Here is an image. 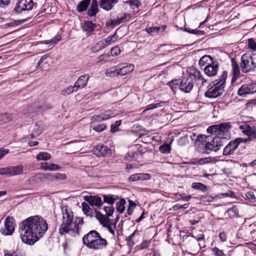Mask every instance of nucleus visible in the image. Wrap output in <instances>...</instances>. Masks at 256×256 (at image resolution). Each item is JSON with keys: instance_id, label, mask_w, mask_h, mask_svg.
Listing matches in <instances>:
<instances>
[{"instance_id": "ea45409f", "label": "nucleus", "mask_w": 256, "mask_h": 256, "mask_svg": "<svg viewBox=\"0 0 256 256\" xmlns=\"http://www.w3.org/2000/svg\"><path fill=\"white\" fill-rule=\"evenodd\" d=\"M12 117L10 114L8 113L0 114V122H8L11 120Z\"/></svg>"}, {"instance_id": "c03bdc74", "label": "nucleus", "mask_w": 256, "mask_h": 256, "mask_svg": "<svg viewBox=\"0 0 256 256\" xmlns=\"http://www.w3.org/2000/svg\"><path fill=\"white\" fill-rule=\"evenodd\" d=\"M160 150L163 154H168L170 151V146L169 144H164L160 146Z\"/></svg>"}, {"instance_id": "864d4df0", "label": "nucleus", "mask_w": 256, "mask_h": 256, "mask_svg": "<svg viewBox=\"0 0 256 256\" xmlns=\"http://www.w3.org/2000/svg\"><path fill=\"white\" fill-rule=\"evenodd\" d=\"M111 55L113 56H117L120 53V50L118 46H114L111 49Z\"/></svg>"}, {"instance_id": "f704fd0d", "label": "nucleus", "mask_w": 256, "mask_h": 256, "mask_svg": "<svg viewBox=\"0 0 256 256\" xmlns=\"http://www.w3.org/2000/svg\"><path fill=\"white\" fill-rule=\"evenodd\" d=\"M226 213L230 218H236L238 216V210L234 206L228 208L225 214Z\"/></svg>"}, {"instance_id": "e433bc0d", "label": "nucleus", "mask_w": 256, "mask_h": 256, "mask_svg": "<svg viewBox=\"0 0 256 256\" xmlns=\"http://www.w3.org/2000/svg\"><path fill=\"white\" fill-rule=\"evenodd\" d=\"M43 131V129L38 124H36L34 126V130L30 134V138L38 136Z\"/></svg>"}, {"instance_id": "13d9d810", "label": "nucleus", "mask_w": 256, "mask_h": 256, "mask_svg": "<svg viewBox=\"0 0 256 256\" xmlns=\"http://www.w3.org/2000/svg\"><path fill=\"white\" fill-rule=\"evenodd\" d=\"M185 30L189 33L195 34H204V31L198 30H190L186 28Z\"/></svg>"}, {"instance_id": "412c9836", "label": "nucleus", "mask_w": 256, "mask_h": 256, "mask_svg": "<svg viewBox=\"0 0 256 256\" xmlns=\"http://www.w3.org/2000/svg\"><path fill=\"white\" fill-rule=\"evenodd\" d=\"M107 244L108 243L106 240L104 238H101L98 240H96L94 244L92 246H91V248L90 249L94 250H101L106 248Z\"/></svg>"}, {"instance_id": "4468645a", "label": "nucleus", "mask_w": 256, "mask_h": 256, "mask_svg": "<svg viewBox=\"0 0 256 256\" xmlns=\"http://www.w3.org/2000/svg\"><path fill=\"white\" fill-rule=\"evenodd\" d=\"M216 125V129L218 130V135L220 136L224 137L228 132L232 126L230 123L224 122Z\"/></svg>"}, {"instance_id": "de8ad7c7", "label": "nucleus", "mask_w": 256, "mask_h": 256, "mask_svg": "<svg viewBox=\"0 0 256 256\" xmlns=\"http://www.w3.org/2000/svg\"><path fill=\"white\" fill-rule=\"evenodd\" d=\"M248 46L250 49H251L252 50H256V42L254 39L249 38L248 40Z\"/></svg>"}, {"instance_id": "4d7b16f0", "label": "nucleus", "mask_w": 256, "mask_h": 256, "mask_svg": "<svg viewBox=\"0 0 256 256\" xmlns=\"http://www.w3.org/2000/svg\"><path fill=\"white\" fill-rule=\"evenodd\" d=\"M66 179V176L64 174L60 173L54 174V181L58 180H64Z\"/></svg>"}, {"instance_id": "4be33fe9", "label": "nucleus", "mask_w": 256, "mask_h": 256, "mask_svg": "<svg viewBox=\"0 0 256 256\" xmlns=\"http://www.w3.org/2000/svg\"><path fill=\"white\" fill-rule=\"evenodd\" d=\"M142 155V152L140 150H136V152L129 151L125 156V158L126 160H136L139 158L141 157Z\"/></svg>"}, {"instance_id": "aec40b11", "label": "nucleus", "mask_w": 256, "mask_h": 256, "mask_svg": "<svg viewBox=\"0 0 256 256\" xmlns=\"http://www.w3.org/2000/svg\"><path fill=\"white\" fill-rule=\"evenodd\" d=\"M118 74L120 76H124L131 72L134 69V66L132 64H130L125 66L122 65H119L118 66Z\"/></svg>"}, {"instance_id": "cd10ccee", "label": "nucleus", "mask_w": 256, "mask_h": 256, "mask_svg": "<svg viewBox=\"0 0 256 256\" xmlns=\"http://www.w3.org/2000/svg\"><path fill=\"white\" fill-rule=\"evenodd\" d=\"M10 176H13L21 174L23 172V166L18 165L16 166H10Z\"/></svg>"}, {"instance_id": "9b49d317", "label": "nucleus", "mask_w": 256, "mask_h": 256, "mask_svg": "<svg viewBox=\"0 0 256 256\" xmlns=\"http://www.w3.org/2000/svg\"><path fill=\"white\" fill-rule=\"evenodd\" d=\"M242 138H238L234 141L230 142L224 148L223 154L224 156L233 154L235 150L238 148L240 143L242 142Z\"/></svg>"}, {"instance_id": "49530a36", "label": "nucleus", "mask_w": 256, "mask_h": 256, "mask_svg": "<svg viewBox=\"0 0 256 256\" xmlns=\"http://www.w3.org/2000/svg\"><path fill=\"white\" fill-rule=\"evenodd\" d=\"M61 40V36L58 35L57 36L54 38L50 40H46L44 42V44H49V45H53L56 44L59 40Z\"/></svg>"}, {"instance_id": "f03ea898", "label": "nucleus", "mask_w": 256, "mask_h": 256, "mask_svg": "<svg viewBox=\"0 0 256 256\" xmlns=\"http://www.w3.org/2000/svg\"><path fill=\"white\" fill-rule=\"evenodd\" d=\"M61 210L62 217V222L59 229L60 234H63L64 233H68L70 230L76 231L78 233L79 230L78 224H83V219L78 218V220H76L74 223V227H72V224L74 220L72 212L66 206H62Z\"/></svg>"}, {"instance_id": "774afa93", "label": "nucleus", "mask_w": 256, "mask_h": 256, "mask_svg": "<svg viewBox=\"0 0 256 256\" xmlns=\"http://www.w3.org/2000/svg\"><path fill=\"white\" fill-rule=\"evenodd\" d=\"M245 196L247 199L250 200H254L256 199V197L254 196V194L252 192H249L245 194Z\"/></svg>"}, {"instance_id": "6e6552de", "label": "nucleus", "mask_w": 256, "mask_h": 256, "mask_svg": "<svg viewBox=\"0 0 256 256\" xmlns=\"http://www.w3.org/2000/svg\"><path fill=\"white\" fill-rule=\"evenodd\" d=\"M102 238L100 234L96 230H91L83 237L82 240L84 244L90 248L96 240Z\"/></svg>"}, {"instance_id": "ddd939ff", "label": "nucleus", "mask_w": 256, "mask_h": 256, "mask_svg": "<svg viewBox=\"0 0 256 256\" xmlns=\"http://www.w3.org/2000/svg\"><path fill=\"white\" fill-rule=\"evenodd\" d=\"M204 74L209 77L216 76L218 70V64L216 61H214L206 66L204 69Z\"/></svg>"}, {"instance_id": "0e129e2a", "label": "nucleus", "mask_w": 256, "mask_h": 256, "mask_svg": "<svg viewBox=\"0 0 256 256\" xmlns=\"http://www.w3.org/2000/svg\"><path fill=\"white\" fill-rule=\"evenodd\" d=\"M150 240H144L140 246V250L148 248L150 244Z\"/></svg>"}, {"instance_id": "9d476101", "label": "nucleus", "mask_w": 256, "mask_h": 256, "mask_svg": "<svg viewBox=\"0 0 256 256\" xmlns=\"http://www.w3.org/2000/svg\"><path fill=\"white\" fill-rule=\"evenodd\" d=\"M14 219L8 216L5 220L4 227L0 230L2 234L5 236L12 235L14 230Z\"/></svg>"}, {"instance_id": "338daca9", "label": "nucleus", "mask_w": 256, "mask_h": 256, "mask_svg": "<svg viewBox=\"0 0 256 256\" xmlns=\"http://www.w3.org/2000/svg\"><path fill=\"white\" fill-rule=\"evenodd\" d=\"M216 125H213L209 126L207 129V131L208 132H214L218 134V130L216 129Z\"/></svg>"}, {"instance_id": "4c0bfd02", "label": "nucleus", "mask_w": 256, "mask_h": 256, "mask_svg": "<svg viewBox=\"0 0 256 256\" xmlns=\"http://www.w3.org/2000/svg\"><path fill=\"white\" fill-rule=\"evenodd\" d=\"M82 210L84 213L87 216H92V210L90 208L88 204L86 202H84L82 203Z\"/></svg>"}, {"instance_id": "8fccbe9b", "label": "nucleus", "mask_w": 256, "mask_h": 256, "mask_svg": "<svg viewBox=\"0 0 256 256\" xmlns=\"http://www.w3.org/2000/svg\"><path fill=\"white\" fill-rule=\"evenodd\" d=\"M104 210L106 214L108 216H112V214L114 213V208L111 206H104Z\"/></svg>"}, {"instance_id": "a18cd8bd", "label": "nucleus", "mask_w": 256, "mask_h": 256, "mask_svg": "<svg viewBox=\"0 0 256 256\" xmlns=\"http://www.w3.org/2000/svg\"><path fill=\"white\" fill-rule=\"evenodd\" d=\"M75 88H76V87H75L74 85V86H69L62 92V94L64 96H66L70 94L74 90H74Z\"/></svg>"}, {"instance_id": "a19ab883", "label": "nucleus", "mask_w": 256, "mask_h": 256, "mask_svg": "<svg viewBox=\"0 0 256 256\" xmlns=\"http://www.w3.org/2000/svg\"><path fill=\"white\" fill-rule=\"evenodd\" d=\"M118 38L116 32H114L112 35L109 36L106 40H104L107 46H109L111 43L114 42Z\"/></svg>"}, {"instance_id": "f3484780", "label": "nucleus", "mask_w": 256, "mask_h": 256, "mask_svg": "<svg viewBox=\"0 0 256 256\" xmlns=\"http://www.w3.org/2000/svg\"><path fill=\"white\" fill-rule=\"evenodd\" d=\"M94 152L98 156H106L109 155L110 150L106 146L102 144H98L96 146V149L94 150Z\"/></svg>"}, {"instance_id": "5701e85b", "label": "nucleus", "mask_w": 256, "mask_h": 256, "mask_svg": "<svg viewBox=\"0 0 256 256\" xmlns=\"http://www.w3.org/2000/svg\"><path fill=\"white\" fill-rule=\"evenodd\" d=\"M98 12V3L96 0H92L90 8H88L87 14L90 16H94Z\"/></svg>"}, {"instance_id": "69168bd1", "label": "nucleus", "mask_w": 256, "mask_h": 256, "mask_svg": "<svg viewBox=\"0 0 256 256\" xmlns=\"http://www.w3.org/2000/svg\"><path fill=\"white\" fill-rule=\"evenodd\" d=\"M10 150L8 149H6L4 148H0V160L8 154Z\"/></svg>"}, {"instance_id": "a878e982", "label": "nucleus", "mask_w": 256, "mask_h": 256, "mask_svg": "<svg viewBox=\"0 0 256 256\" xmlns=\"http://www.w3.org/2000/svg\"><path fill=\"white\" fill-rule=\"evenodd\" d=\"M127 16L128 14L124 13L122 16L120 18L118 17L116 19L111 20L108 23L106 24V26H114L116 25H118L124 20L127 18Z\"/></svg>"}, {"instance_id": "5fc2aeb1", "label": "nucleus", "mask_w": 256, "mask_h": 256, "mask_svg": "<svg viewBox=\"0 0 256 256\" xmlns=\"http://www.w3.org/2000/svg\"><path fill=\"white\" fill-rule=\"evenodd\" d=\"M28 18H25L22 20H19L18 21L14 20L12 22H9L8 24V26H12L16 25H18L20 24H22L23 22H24Z\"/></svg>"}, {"instance_id": "6ab92c4d", "label": "nucleus", "mask_w": 256, "mask_h": 256, "mask_svg": "<svg viewBox=\"0 0 256 256\" xmlns=\"http://www.w3.org/2000/svg\"><path fill=\"white\" fill-rule=\"evenodd\" d=\"M89 78L86 74L81 76L74 83L75 87H76V90L78 88H83L85 87L88 83Z\"/></svg>"}, {"instance_id": "79ce46f5", "label": "nucleus", "mask_w": 256, "mask_h": 256, "mask_svg": "<svg viewBox=\"0 0 256 256\" xmlns=\"http://www.w3.org/2000/svg\"><path fill=\"white\" fill-rule=\"evenodd\" d=\"M121 124V120H117L114 124H112L110 126V132L112 133L118 132L119 130V126Z\"/></svg>"}, {"instance_id": "a211bd4d", "label": "nucleus", "mask_w": 256, "mask_h": 256, "mask_svg": "<svg viewBox=\"0 0 256 256\" xmlns=\"http://www.w3.org/2000/svg\"><path fill=\"white\" fill-rule=\"evenodd\" d=\"M189 75L192 78V81L194 82V80L198 83L200 82L202 86L207 82V80L204 78L202 74L199 71L196 70L193 74H189Z\"/></svg>"}, {"instance_id": "bb28decb", "label": "nucleus", "mask_w": 256, "mask_h": 256, "mask_svg": "<svg viewBox=\"0 0 256 256\" xmlns=\"http://www.w3.org/2000/svg\"><path fill=\"white\" fill-rule=\"evenodd\" d=\"M213 58L210 56L205 55L202 56L199 60V65L200 67L204 66L206 64H210L212 62H213Z\"/></svg>"}, {"instance_id": "3c124183", "label": "nucleus", "mask_w": 256, "mask_h": 256, "mask_svg": "<svg viewBox=\"0 0 256 256\" xmlns=\"http://www.w3.org/2000/svg\"><path fill=\"white\" fill-rule=\"evenodd\" d=\"M136 233V231H134L132 234H131L128 236V244L130 248H132L134 244V242L133 240V238H134Z\"/></svg>"}, {"instance_id": "c9c22d12", "label": "nucleus", "mask_w": 256, "mask_h": 256, "mask_svg": "<svg viewBox=\"0 0 256 256\" xmlns=\"http://www.w3.org/2000/svg\"><path fill=\"white\" fill-rule=\"evenodd\" d=\"M50 154L47 152H40L36 156L38 160H50Z\"/></svg>"}, {"instance_id": "c756f323", "label": "nucleus", "mask_w": 256, "mask_h": 256, "mask_svg": "<svg viewBox=\"0 0 256 256\" xmlns=\"http://www.w3.org/2000/svg\"><path fill=\"white\" fill-rule=\"evenodd\" d=\"M90 0H82L76 6L78 11L82 12L86 10L90 5Z\"/></svg>"}, {"instance_id": "423d86ee", "label": "nucleus", "mask_w": 256, "mask_h": 256, "mask_svg": "<svg viewBox=\"0 0 256 256\" xmlns=\"http://www.w3.org/2000/svg\"><path fill=\"white\" fill-rule=\"evenodd\" d=\"M256 54H253L252 56L248 54H244L241 57L240 67L244 73L253 70L256 67Z\"/></svg>"}, {"instance_id": "473e14b6", "label": "nucleus", "mask_w": 256, "mask_h": 256, "mask_svg": "<svg viewBox=\"0 0 256 256\" xmlns=\"http://www.w3.org/2000/svg\"><path fill=\"white\" fill-rule=\"evenodd\" d=\"M126 201L124 198H122L120 200L116 202V208L117 211L122 214L125 210V204Z\"/></svg>"}, {"instance_id": "393cba45", "label": "nucleus", "mask_w": 256, "mask_h": 256, "mask_svg": "<svg viewBox=\"0 0 256 256\" xmlns=\"http://www.w3.org/2000/svg\"><path fill=\"white\" fill-rule=\"evenodd\" d=\"M232 74L233 78L232 80V82H234L238 78L239 76L240 72V68L238 64L235 62L234 60L232 61Z\"/></svg>"}, {"instance_id": "20e7f679", "label": "nucleus", "mask_w": 256, "mask_h": 256, "mask_svg": "<svg viewBox=\"0 0 256 256\" xmlns=\"http://www.w3.org/2000/svg\"><path fill=\"white\" fill-rule=\"evenodd\" d=\"M205 140L202 143L204 145V152L208 154L212 152L218 151L223 146L226 141V137H222L220 136H215L212 138L210 136L204 137Z\"/></svg>"}, {"instance_id": "e2e57ef3", "label": "nucleus", "mask_w": 256, "mask_h": 256, "mask_svg": "<svg viewBox=\"0 0 256 256\" xmlns=\"http://www.w3.org/2000/svg\"><path fill=\"white\" fill-rule=\"evenodd\" d=\"M10 166L8 168H0V175H9L10 176Z\"/></svg>"}, {"instance_id": "09e8293b", "label": "nucleus", "mask_w": 256, "mask_h": 256, "mask_svg": "<svg viewBox=\"0 0 256 256\" xmlns=\"http://www.w3.org/2000/svg\"><path fill=\"white\" fill-rule=\"evenodd\" d=\"M212 250L214 256H224V254L223 251L220 250L217 247H214L212 249Z\"/></svg>"}, {"instance_id": "b1692460", "label": "nucleus", "mask_w": 256, "mask_h": 256, "mask_svg": "<svg viewBox=\"0 0 256 256\" xmlns=\"http://www.w3.org/2000/svg\"><path fill=\"white\" fill-rule=\"evenodd\" d=\"M96 26V24L92 21L88 20L86 21L84 24L83 30L88 34H90L94 30Z\"/></svg>"}, {"instance_id": "603ef678", "label": "nucleus", "mask_w": 256, "mask_h": 256, "mask_svg": "<svg viewBox=\"0 0 256 256\" xmlns=\"http://www.w3.org/2000/svg\"><path fill=\"white\" fill-rule=\"evenodd\" d=\"M106 128L104 124H99L97 126H94L92 128V130L97 132H101L103 131Z\"/></svg>"}, {"instance_id": "0eeeda50", "label": "nucleus", "mask_w": 256, "mask_h": 256, "mask_svg": "<svg viewBox=\"0 0 256 256\" xmlns=\"http://www.w3.org/2000/svg\"><path fill=\"white\" fill-rule=\"evenodd\" d=\"M240 128L242 132L245 134L248 138H242V142L250 143V142L256 140V129L254 127H250L247 124L240 125Z\"/></svg>"}, {"instance_id": "1a4fd4ad", "label": "nucleus", "mask_w": 256, "mask_h": 256, "mask_svg": "<svg viewBox=\"0 0 256 256\" xmlns=\"http://www.w3.org/2000/svg\"><path fill=\"white\" fill-rule=\"evenodd\" d=\"M33 8L32 0H18L14 8L17 13H21L23 11H29Z\"/></svg>"}, {"instance_id": "f8f14e48", "label": "nucleus", "mask_w": 256, "mask_h": 256, "mask_svg": "<svg viewBox=\"0 0 256 256\" xmlns=\"http://www.w3.org/2000/svg\"><path fill=\"white\" fill-rule=\"evenodd\" d=\"M255 92H256V84L250 82L242 86L238 90V93L239 96H244Z\"/></svg>"}, {"instance_id": "dca6fc26", "label": "nucleus", "mask_w": 256, "mask_h": 256, "mask_svg": "<svg viewBox=\"0 0 256 256\" xmlns=\"http://www.w3.org/2000/svg\"><path fill=\"white\" fill-rule=\"evenodd\" d=\"M119 0H100V7L106 10H112L114 6L118 3Z\"/></svg>"}, {"instance_id": "7ed1b4c3", "label": "nucleus", "mask_w": 256, "mask_h": 256, "mask_svg": "<svg viewBox=\"0 0 256 256\" xmlns=\"http://www.w3.org/2000/svg\"><path fill=\"white\" fill-rule=\"evenodd\" d=\"M228 72L224 71L219 78L215 82L216 84L208 88L205 92L204 96L210 98H215L221 96L224 92L226 86V80Z\"/></svg>"}, {"instance_id": "bf43d9fd", "label": "nucleus", "mask_w": 256, "mask_h": 256, "mask_svg": "<svg viewBox=\"0 0 256 256\" xmlns=\"http://www.w3.org/2000/svg\"><path fill=\"white\" fill-rule=\"evenodd\" d=\"M160 29V26H153V27H150L146 29V31L149 33L152 34L154 32H158V30Z\"/></svg>"}, {"instance_id": "680f3d73", "label": "nucleus", "mask_w": 256, "mask_h": 256, "mask_svg": "<svg viewBox=\"0 0 256 256\" xmlns=\"http://www.w3.org/2000/svg\"><path fill=\"white\" fill-rule=\"evenodd\" d=\"M188 204H185L183 205H180V204H176L173 206V208L174 210H176L180 209H186L188 206Z\"/></svg>"}, {"instance_id": "c85d7f7f", "label": "nucleus", "mask_w": 256, "mask_h": 256, "mask_svg": "<svg viewBox=\"0 0 256 256\" xmlns=\"http://www.w3.org/2000/svg\"><path fill=\"white\" fill-rule=\"evenodd\" d=\"M96 218L103 226H106L109 220L108 218L102 214L100 212L97 211L96 212Z\"/></svg>"}, {"instance_id": "39448f33", "label": "nucleus", "mask_w": 256, "mask_h": 256, "mask_svg": "<svg viewBox=\"0 0 256 256\" xmlns=\"http://www.w3.org/2000/svg\"><path fill=\"white\" fill-rule=\"evenodd\" d=\"M170 84L173 91H174V88H176L175 86L178 85V88L180 90L188 93L192 89L194 82L192 81V78L188 74V76L182 77L181 80H172Z\"/></svg>"}, {"instance_id": "7c9ffc66", "label": "nucleus", "mask_w": 256, "mask_h": 256, "mask_svg": "<svg viewBox=\"0 0 256 256\" xmlns=\"http://www.w3.org/2000/svg\"><path fill=\"white\" fill-rule=\"evenodd\" d=\"M104 202L110 204H112L118 198V197L114 195H104Z\"/></svg>"}, {"instance_id": "58836bf2", "label": "nucleus", "mask_w": 256, "mask_h": 256, "mask_svg": "<svg viewBox=\"0 0 256 256\" xmlns=\"http://www.w3.org/2000/svg\"><path fill=\"white\" fill-rule=\"evenodd\" d=\"M118 66L116 68L113 67L106 70V74L108 76L113 77L118 76L119 74H118Z\"/></svg>"}, {"instance_id": "72a5a7b5", "label": "nucleus", "mask_w": 256, "mask_h": 256, "mask_svg": "<svg viewBox=\"0 0 256 256\" xmlns=\"http://www.w3.org/2000/svg\"><path fill=\"white\" fill-rule=\"evenodd\" d=\"M192 187L194 189L198 190L203 192H206L208 190L207 186L201 182H193Z\"/></svg>"}, {"instance_id": "052dcab7", "label": "nucleus", "mask_w": 256, "mask_h": 256, "mask_svg": "<svg viewBox=\"0 0 256 256\" xmlns=\"http://www.w3.org/2000/svg\"><path fill=\"white\" fill-rule=\"evenodd\" d=\"M42 178L50 181H54V174H42Z\"/></svg>"}, {"instance_id": "f257e3e1", "label": "nucleus", "mask_w": 256, "mask_h": 256, "mask_svg": "<svg viewBox=\"0 0 256 256\" xmlns=\"http://www.w3.org/2000/svg\"><path fill=\"white\" fill-rule=\"evenodd\" d=\"M20 230L22 242L32 245L45 234L48 230V224L42 218L31 216L22 222Z\"/></svg>"}, {"instance_id": "2f4dec72", "label": "nucleus", "mask_w": 256, "mask_h": 256, "mask_svg": "<svg viewBox=\"0 0 256 256\" xmlns=\"http://www.w3.org/2000/svg\"><path fill=\"white\" fill-rule=\"evenodd\" d=\"M106 46H108L104 40L96 43L92 48V52H97L98 50L106 48Z\"/></svg>"}, {"instance_id": "2eb2a0df", "label": "nucleus", "mask_w": 256, "mask_h": 256, "mask_svg": "<svg viewBox=\"0 0 256 256\" xmlns=\"http://www.w3.org/2000/svg\"><path fill=\"white\" fill-rule=\"evenodd\" d=\"M84 200L91 206L98 207L102 204L101 198L98 196H86L84 197Z\"/></svg>"}, {"instance_id": "6e6d98bb", "label": "nucleus", "mask_w": 256, "mask_h": 256, "mask_svg": "<svg viewBox=\"0 0 256 256\" xmlns=\"http://www.w3.org/2000/svg\"><path fill=\"white\" fill-rule=\"evenodd\" d=\"M139 180H148L151 178V176L148 174L146 173H140L138 174Z\"/></svg>"}, {"instance_id": "37998d69", "label": "nucleus", "mask_w": 256, "mask_h": 256, "mask_svg": "<svg viewBox=\"0 0 256 256\" xmlns=\"http://www.w3.org/2000/svg\"><path fill=\"white\" fill-rule=\"evenodd\" d=\"M212 158L211 157L202 158L198 160H196V162H194L195 164H198L200 165L204 164H208L211 162Z\"/></svg>"}]
</instances>
